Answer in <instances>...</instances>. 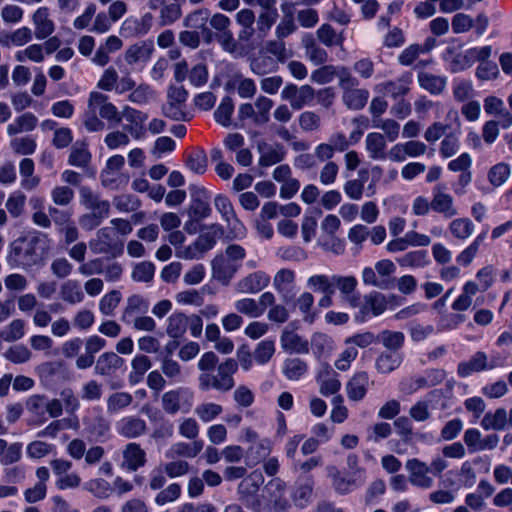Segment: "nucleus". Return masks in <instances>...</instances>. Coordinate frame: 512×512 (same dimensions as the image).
I'll list each match as a JSON object with an SVG mask.
<instances>
[{
    "label": "nucleus",
    "mask_w": 512,
    "mask_h": 512,
    "mask_svg": "<svg viewBox=\"0 0 512 512\" xmlns=\"http://www.w3.org/2000/svg\"><path fill=\"white\" fill-rule=\"evenodd\" d=\"M237 370V361L233 358H227L212 373L199 374V389L201 391L216 390L220 393H227L235 386L234 375Z\"/></svg>",
    "instance_id": "f257e3e1"
},
{
    "label": "nucleus",
    "mask_w": 512,
    "mask_h": 512,
    "mask_svg": "<svg viewBox=\"0 0 512 512\" xmlns=\"http://www.w3.org/2000/svg\"><path fill=\"white\" fill-rule=\"evenodd\" d=\"M38 237L29 240L20 238L15 240L7 256V262L12 268L28 270L41 261V254L37 251Z\"/></svg>",
    "instance_id": "f03ea898"
},
{
    "label": "nucleus",
    "mask_w": 512,
    "mask_h": 512,
    "mask_svg": "<svg viewBox=\"0 0 512 512\" xmlns=\"http://www.w3.org/2000/svg\"><path fill=\"white\" fill-rule=\"evenodd\" d=\"M342 91V101L350 110H361L368 102L370 93L367 89L358 88L359 81L350 70H342L341 83H338Z\"/></svg>",
    "instance_id": "7ed1b4c3"
},
{
    "label": "nucleus",
    "mask_w": 512,
    "mask_h": 512,
    "mask_svg": "<svg viewBox=\"0 0 512 512\" xmlns=\"http://www.w3.org/2000/svg\"><path fill=\"white\" fill-rule=\"evenodd\" d=\"M166 482V474L161 466L151 471L148 486L153 491L160 490L154 499L157 506L175 502L181 496L182 490L178 483H171L164 488Z\"/></svg>",
    "instance_id": "20e7f679"
},
{
    "label": "nucleus",
    "mask_w": 512,
    "mask_h": 512,
    "mask_svg": "<svg viewBox=\"0 0 512 512\" xmlns=\"http://www.w3.org/2000/svg\"><path fill=\"white\" fill-rule=\"evenodd\" d=\"M194 404V394L186 387H177L166 391L161 396V406L168 415L188 414Z\"/></svg>",
    "instance_id": "39448f33"
},
{
    "label": "nucleus",
    "mask_w": 512,
    "mask_h": 512,
    "mask_svg": "<svg viewBox=\"0 0 512 512\" xmlns=\"http://www.w3.org/2000/svg\"><path fill=\"white\" fill-rule=\"evenodd\" d=\"M89 248L94 254H107L116 258L123 254V243L115 238V232L112 227H102L92 238L89 243Z\"/></svg>",
    "instance_id": "423d86ee"
},
{
    "label": "nucleus",
    "mask_w": 512,
    "mask_h": 512,
    "mask_svg": "<svg viewBox=\"0 0 512 512\" xmlns=\"http://www.w3.org/2000/svg\"><path fill=\"white\" fill-rule=\"evenodd\" d=\"M328 477L332 480V487L336 493L346 495L364 485L366 476H354L352 471L341 472L336 466L326 467Z\"/></svg>",
    "instance_id": "0eeeda50"
},
{
    "label": "nucleus",
    "mask_w": 512,
    "mask_h": 512,
    "mask_svg": "<svg viewBox=\"0 0 512 512\" xmlns=\"http://www.w3.org/2000/svg\"><path fill=\"white\" fill-rule=\"evenodd\" d=\"M316 90L308 85L297 86L287 83L281 91V99L289 102L291 109L301 110L315 98Z\"/></svg>",
    "instance_id": "6e6552de"
},
{
    "label": "nucleus",
    "mask_w": 512,
    "mask_h": 512,
    "mask_svg": "<svg viewBox=\"0 0 512 512\" xmlns=\"http://www.w3.org/2000/svg\"><path fill=\"white\" fill-rule=\"evenodd\" d=\"M263 478L260 473L253 472L245 477L238 485L237 491L239 500L249 509H258L260 500L256 493L262 483Z\"/></svg>",
    "instance_id": "1a4fd4ad"
},
{
    "label": "nucleus",
    "mask_w": 512,
    "mask_h": 512,
    "mask_svg": "<svg viewBox=\"0 0 512 512\" xmlns=\"http://www.w3.org/2000/svg\"><path fill=\"white\" fill-rule=\"evenodd\" d=\"M333 288H337L344 302L350 307L357 308L360 305L361 295L357 292L358 281L355 276L332 275Z\"/></svg>",
    "instance_id": "9d476101"
},
{
    "label": "nucleus",
    "mask_w": 512,
    "mask_h": 512,
    "mask_svg": "<svg viewBox=\"0 0 512 512\" xmlns=\"http://www.w3.org/2000/svg\"><path fill=\"white\" fill-rule=\"evenodd\" d=\"M432 211L450 219L458 215V209L454 203V198L446 192L444 185L438 184L432 190Z\"/></svg>",
    "instance_id": "9b49d317"
},
{
    "label": "nucleus",
    "mask_w": 512,
    "mask_h": 512,
    "mask_svg": "<svg viewBox=\"0 0 512 512\" xmlns=\"http://www.w3.org/2000/svg\"><path fill=\"white\" fill-rule=\"evenodd\" d=\"M387 307V301L383 294L373 291L365 295L363 303L360 302L358 312L355 314V320L364 322L368 316H378L382 314Z\"/></svg>",
    "instance_id": "f8f14e48"
},
{
    "label": "nucleus",
    "mask_w": 512,
    "mask_h": 512,
    "mask_svg": "<svg viewBox=\"0 0 512 512\" xmlns=\"http://www.w3.org/2000/svg\"><path fill=\"white\" fill-rule=\"evenodd\" d=\"M409 472V482L421 489H430L434 485V479L429 476L430 468L425 463L416 458L409 459L405 465Z\"/></svg>",
    "instance_id": "ddd939ff"
},
{
    "label": "nucleus",
    "mask_w": 512,
    "mask_h": 512,
    "mask_svg": "<svg viewBox=\"0 0 512 512\" xmlns=\"http://www.w3.org/2000/svg\"><path fill=\"white\" fill-rule=\"evenodd\" d=\"M211 268L212 277L222 285L227 286L240 269V265L233 263L232 260L226 258L225 255L221 253L214 257L211 262Z\"/></svg>",
    "instance_id": "4468645a"
},
{
    "label": "nucleus",
    "mask_w": 512,
    "mask_h": 512,
    "mask_svg": "<svg viewBox=\"0 0 512 512\" xmlns=\"http://www.w3.org/2000/svg\"><path fill=\"white\" fill-rule=\"evenodd\" d=\"M270 277L264 271H255L241 278L235 284V291L239 294H256L266 288Z\"/></svg>",
    "instance_id": "2eb2a0df"
},
{
    "label": "nucleus",
    "mask_w": 512,
    "mask_h": 512,
    "mask_svg": "<svg viewBox=\"0 0 512 512\" xmlns=\"http://www.w3.org/2000/svg\"><path fill=\"white\" fill-rule=\"evenodd\" d=\"M83 425L87 436L96 442L104 441L110 432V421L102 413L85 417Z\"/></svg>",
    "instance_id": "dca6fc26"
},
{
    "label": "nucleus",
    "mask_w": 512,
    "mask_h": 512,
    "mask_svg": "<svg viewBox=\"0 0 512 512\" xmlns=\"http://www.w3.org/2000/svg\"><path fill=\"white\" fill-rule=\"evenodd\" d=\"M152 20L153 16L150 13H146L140 18L127 17L121 24L120 34L125 38L145 35L151 29Z\"/></svg>",
    "instance_id": "f3484780"
},
{
    "label": "nucleus",
    "mask_w": 512,
    "mask_h": 512,
    "mask_svg": "<svg viewBox=\"0 0 512 512\" xmlns=\"http://www.w3.org/2000/svg\"><path fill=\"white\" fill-rule=\"evenodd\" d=\"M80 204L89 212H94L105 217L110 215V203L94 193L88 186H82L79 190Z\"/></svg>",
    "instance_id": "a211bd4d"
},
{
    "label": "nucleus",
    "mask_w": 512,
    "mask_h": 512,
    "mask_svg": "<svg viewBox=\"0 0 512 512\" xmlns=\"http://www.w3.org/2000/svg\"><path fill=\"white\" fill-rule=\"evenodd\" d=\"M116 430L124 438L133 439L146 433L147 424L138 416H125L117 422Z\"/></svg>",
    "instance_id": "6ab92c4d"
},
{
    "label": "nucleus",
    "mask_w": 512,
    "mask_h": 512,
    "mask_svg": "<svg viewBox=\"0 0 512 512\" xmlns=\"http://www.w3.org/2000/svg\"><path fill=\"white\" fill-rule=\"evenodd\" d=\"M204 447L201 440L191 442L178 441L172 444L165 452L167 459L195 458Z\"/></svg>",
    "instance_id": "aec40b11"
},
{
    "label": "nucleus",
    "mask_w": 512,
    "mask_h": 512,
    "mask_svg": "<svg viewBox=\"0 0 512 512\" xmlns=\"http://www.w3.org/2000/svg\"><path fill=\"white\" fill-rule=\"evenodd\" d=\"M32 22L35 27L34 34L38 40L48 38L55 30V24L50 18L47 7L38 8L32 15Z\"/></svg>",
    "instance_id": "412c9836"
},
{
    "label": "nucleus",
    "mask_w": 512,
    "mask_h": 512,
    "mask_svg": "<svg viewBox=\"0 0 512 512\" xmlns=\"http://www.w3.org/2000/svg\"><path fill=\"white\" fill-rule=\"evenodd\" d=\"M122 467L130 472L138 470L146 463V453L141 446L135 442L128 443L123 452Z\"/></svg>",
    "instance_id": "4be33fe9"
},
{
    "label": "nucleus",
    "mask_w": 512,
    "mask_h": 512,
    "mask_svg": "<svg viewBox=\"0 0 512 512\" xmlns=\"http://www.w3.org/2000/svg\"><path fill=\"white\" fill-rule=\"evenodd\" d=\"M369 376L366 372L355 373L346 384L347 396L352 401L362 400L368 390Z\"/></svg>",
    "instance_id": "5701e85b"
},
{
    "label": "nucleus",
    "mask_w": 512,
    "mask_h": 512,
    "mask_svg": "<svg viewBox=\"0 0 512 512\" xmlns=\"http://www.w3.org/2000/svg\"><path fill=\"white\" fill-rule=\"evenodd\" d=\"M314 480L311 476L299 477L295 483L292 500L297 507L304 508L311 500Z\"/></svg>",
    "instance_id": "b1692460"
},
{
    "label": "nucleus",
    "mask_w": 512,
    "mask_h": 512,
    "mask_svg": "<svg viewBox=\"0 0 512 512\" xmlns=\"http://www.w3.org/2000/svg\"><path fill=\"white\" fill-rule=\"evenodd\" d=\"M209 15V10L202 8L188 14L183 21L185 27L202 29V34L208 43L212 40V31L206 27Z\"/></svg>",
    "instance_id": "393cba45"
},
{
    "label": "nucleus",
    "mask_w": 512,
    "mask_h": 512,
    "mask_svg": "<svg viewBox=\"0 0 512 512\" xmlns=\"http://www.w3.org/2000/svg\"><path fill=\"white\" fill-rule=\"evenodd\" d=\"M281 347L289 353H308L309 345L307 340L303 339L292 330L284 329L280 337Z\"/></svg>",
    "instance_id": "a878e982"
},
{
    "label": "nucleus",
    "mask_w": 512,
    "mask_h": 512,
    "mask_svg": "<svg viewBox=\"0 0 512 512\" xmlns=\"http://www.w3.org/2000/svg\"><path fill=\"white\" fill-rule=\"evenodd\" d=\"M417 82L419 86L433 95L441 94L447 85V78L445 76L434 75L429 72H419L417 75Z\"/></svg>",
    "instance_id": "bb28decb"
},
{
    "label": "nucleus",
    "mask_w": 512,
    "mask_h": 512,
    "mask_svg": "<svg viewBox=\"0 0 512 512\" xmlns=\"http://www.w3.org/2000/svg\"><path fill=\"white\" fill-rule=\"evenodd\" d=\"M214 206L228 226H231L234 230H238V226H242L241 222L237 219L233 205L227 196L222 194L216 195L214 198Z\"/></svg>",
    "instance_id": "cd10ccee"
},
{
    "label": "nucleus",
    "mask_w": 512,
    "mask_h": 512,
    "mask_svg": "<svg viewBox=\"0 0 512 512\" xmlns=\"http://www.w3.org/2000/svg\"><path fill=\"white\" fill-rule=\"evenodd\" d=\"M124 364V360L114 352H106L99 356L95 373L101 376H109Z\"/></svg>",
    "instance_id": "c85d7f7f"
},
{
    "label": "nucleus",
    "mask_w": 512,
    "mask_h": 512,
    "mask_svg": "<svg viewBox=\"0 0 512 512\" xmlns=\"http://www.w3.org/2000/svg\"><path fill=\"white\" fill-rule=\"evenodd\" d=\"M120 115L121 120L124 118L126 121L130 123V125H126L124 129L128 131L131 135L138 138L140 136V131L142 130L143 123L147 119V116L142 112L129 106H125L121 111Z\"/></svg>",
    "instance_id": "c756f323"
},
{
    "label": "nucleus",
    "mask_w": 512,
    "mask_h": 512,
    "mask_svg": "<svg viewBox=\"0 0 512 512\" xmlns=\"http://www.w3.org/2000/svg\"><path fill=\"white\" fill-rule=\"evenodd\" d=\"M189 319L182 312L172 313L166 321V333L173 339H180L188 328Z\"/></svg>",
    "instance_id": "7c9ffc66"
},
{
    "label": "nucleus",
    "mask_w": 512,
    "mask_h": 512,
    "mask_svg": "<svg viewBox=\"0 0 512 512\" xmlns=\"http://www.w3.org/2000/svg\"><path fill=\"white\" fill-rule=\"evenodd\" d=\"M60 298L71 305L78 304L84 299V292L79 281L69 279L63 282L59 291Z\"/></svg>",
    "instance_id": "2f4dec72"
},
{
    "label": "nucleus",
    "mask_w": 512,
    "mask_h": 512,
    "mask_svg": "<svg viewBox=\"0 0 512 512\" xmlns=\"http://www.w3.org/2000/svg\"><path fill=\"white\" fill-rule=\"evenodd\" d=\"M365 146L371 159L383 160L386 158V141L383 134L378 132L369 133L365 139Z\"/></svg>",
    "instance_id": "473e14b6"
},
{
    "label": "nucleus",
    "mask_w": 512,
    "mask_h": 512,
    "mask_svg": "<svg viewBox=\"0 0 512 512\" xmlns=\"http://www.w3.org/2000/svg\"><path fill=\"white\" fill-rule=\"evenodd\" d=\"M410 82V76L406 75L393 81L383 82L379 85V88L380 91L385 95H389L392 98L396 99L398 97L406 95L409 92Z\"/></svg>",
    "instance_id": "72a5a7b5"
},
{
    "label": "nucleus",
    "mask_w": 512,
    "mask_h": 512,
    "mask_svg": "<svg viewBox=\"0 0 512 512\" xmlns=\"http://www.w3.org/2000/svg\"><path fill=\"white\" fill-rule=\"evenodd\" d=\"M46 397L43 395H32L26 401V409L33 416L32 423L42 425L46 422Z\"/></svg>",
    "instance_id": "f704fd0d"
},
{
    "label": "nucleus",
    "mask_w": 512,
    "mask_h": 512,
    "mask_svg": "<svg viewBox=\"0 0 512 512\" xmlns=\"http://www.w3.org/2000/svg\"><path fill=\"white\" fill-rule=\"evenodd\" d=\"M342 70L349 69L345 66L324 65L311 73V81L323 85L330 83L337 77L338 83H341Z\"/></svg>",
    "instance_id": "c9c22d12"
},
{
    "label": "nucleus",
    "mask_w": 512,
    "mask_h": 512,
    "mask_svg": "<svg viewBox=\"0 0 512 512\" xmlns=\"http://www.w3.org/2000/svg\"><path fill=\"white\" fill-rule=\"evenodd\" d=\"M507 426V411L505 408H498L495 412H488L481 420V427L488 430L501 431Z\"/></svg>",
    "instance_id": "e433bc0d"
},
{
    "label": "nucleus",
    "mask_w": 512,
    "mask_h": 512,
    "mask_svg": "<svg viewBox=\"0 0 512 512\" xmlns=\"http://www.w3.org/2000/svg\"><path fill=\"white\" fill-rule=\"evenodd\" d=\"M403 358L399 352H383L375 362L376 370L382 374H388L396 370L402 363Z\"/></svg>",
    "instance_id": "4c0bfd02"
},
{
    "label": "nucleus",
    "mask_w": 512,
    "mask_h": 512,
    "mask_svg": "<svg viewBox=\"0 0 512 512\" xmlns=\"http://www.w3.org/2000/svg\"><path fill=\"white\" fill-rule=\"evenodd\" d=\"M486 367V354L484 352H477L469 361L459 363L457 373L460 377H468L473 372H480Z\"/></svg>",
    "instance_id": "58836bf2"
},
{
    "label": "nucleus",
    "mask_w": 512,
    "mask_h": 512,
    "mask_svg": "<svg viewBox=\"0 0 512 512\" xmlns=\"http://www.w3.org/2000/svg\"><path fill=\"white\" fill-rule=\"evenodd\" d=\"M235 21L243 30L239 33L240 39H249L254 34L253 24L256 22V16L253 10L244 8L235 15Z\"/></svg>",
    "instance_id": "ea45409f"
},
{
    "label": "nucleus",
    "mask_w": 512,
    "mask_h": 512,
    "mask_svg": "<svg viewBox=\"0 0 512 512\" xmlns=\"http://www.w3.org/2000/svg\"><path fill=\"white\" fill-rule=\"evenodd\" d=\"M38 123V118L30 113L26 112L21 116L17 117L13 123L7 126V132L9 135H15L21 132L32 131Z\"/></svg>",
    "instance_id": "a19ab883"
},
{
    "label": "nucleus",
    "mask_w": 512,
    "mask_h": 512,
    "mask_svg": "<svg viewBox=\"0 0 512 512\" xmlns=\"http://www.w3.org/2000/svg\"><path fill=\"white\" fill-rule=\"evenodd\" d=\"M131 372L129 373V382L132 385L138 384L145 373L151 368V361L146 355H136L131 362Z\"/></svg>",
    "instance_id": "79ce46f5"
},
{
    "label": "nucleus",
    "mask_w": 512,
    "mask_h": 512,
    "mask_svg": "<svg viewBox=\"0 0 512 512\" xmlns=\"http://www.w3.org/2000/svg\"><path fill=\"white\" fill-rule=\"evenodd\" d=\"M272 444L269 439L259 440L249 446L247 450V464L249 466L257 464L261 459L267 457L270 453Z\"/></svg>",
    "instance_id": "37998d69"
},
{
    "label": "nucleus",
    "mask_w": 512,
    "mask_h": 512,
    "mask_svg": "<svg viewBox=\"0 0 512 512\" xmlns=\"http://www.w3.org/2000/svg\"><path fill=\"white\" fill-rule=\"evenodd\" d=\"M308 366L306 362L300 358H288L283 363V374L291 381L299 380L304 374H306Z\"/></svg>",
    "instance_id": "c03bdc74"
},
{
    "label": "nucleus",
    "mask_w": 512,
    "mask_h": 512,
    "mask_svg": "<svg viewBox=\"0 0 512 512\" xmlns=\"http://www.w3.org/2000/svg\"><path fill=\"white\" fill-rule=\"evenodd\" d=\"M285 151L280 145L260 147L259 165L269 167L284 159Z\"/></svg>",
    "instance_id": "a18cd8bd"
},
{
    "label": "nucleus",
    "mask_w": 512,
    "mask_h": 512,
    "mask_svg": "<svg viewBox=\"0 0 512 512\" xmlns=\"http://www.w3.org/2000/svg\"><path fill=\"white\" fill-rule=\"evenodd\" d=\"M317 39L326 47L342 46L343 37L328 23L322 24L316 31Z\"/></svg>",
    "instance_id": "49530a36"
},
{
    "label": "nucleus",
    "mask_w": 512,
    "mask_h": 512,
    "mask_svg": "<svg viewBox=\"0 0 512 512\" xmlns=\"http://www.w3.org/2000/svg\"><path fill=\"white\" fill-rule=\"evenodd\" d=\"M278 17V10L261 11L256 18V29L254 32L256 31L260 38L266 37L273 25L276 23Z\"/></svg>",
    "instance_id": "de8ad7c7"
},
{
    "label": "nucleus",
    "mask_w": 512,
    "mask_h": 512,
    "mask_svg": "<svg viewBox=\"0 0 512 512\" xmlns=\"http://www.w3.org/2000/svg\"><path fill=\"white\" fill-rule=\"evenodd\" d=\"M449 231L459 240L468 239L474 231V225L469 218H457L450 222Z\"/></svg>",
    "instance_id": "09e8293b"
},
{
    "label": "nucleus",
    "mask_w": 512,
    "mask_h": 512,
    "mask_svg": "<svg viewBox=\"0 0 512 512\" xmlns=\"http://www.w3.org/2000/svg\"><path fill=\"white\" fill-rule=\"evenodd\" d=\"M264 49L266 53L274 56L276 60L282 64L292 56V51L286 48L283 39L276 38L266 41Z\"/></svg>",
    "instance_id": "8fccbe9b"
},
{
    "label": "nucleus",
    "mask_w": 512,
    "mask_h": 512,
    "mask_svg": "<svg viewBox=\"0 0 512 512\" xmlns=\"http://www.w3.org/2000/svg\"><path fill=\"white\" fill-rule=\"evenodd\" d=\"M25 334V322L22 319H14L0 330V339L5 342H15Z\"/></svg>",
    "instance_id": "3c124183"
},
{
    "label": "nucleus",
    "mask_w": 512,
    "mask_h": 512,
    "mask_svg": "<svg viewBox=\"0 0 512 512\" xmlns=\"http://www.w3.org/2000/svg\"><path fill=\"white\" fill-rule=\"evenodd\" d=\"M91 160V154L87 145L83 142H76L70 151L69 164L76 167H85Z\"/></svg>",
    "instance_id": "603ef678"
},
{
    "label": "nucleus",
    "mask_w": 512,
    "mask_h": 512,
    "mask_svg": "<svg viewBox=\"0 0 512 512\" xmlns=\"http://www.w3.org/2000/svg\"><path fill=\"white\" fill-rule=\"evenodd\" d=\"M133 396L128 392H115L107 398V412L116 414L131 405Z\"/></svg>",
    "instance_id": "864d4df0"
},
{
    "label": "nucleus",
    "mask_w": 512,
    "mask_h": 512,
    "mask_svg": "<svg viewBox=\"0 0 512 512\" xmlns=\"http://www.w3.org/2000/svg\"><path fill=\"white\" fill-rule=\"evenodd\" d=\"M307 287L314 292L334 294L332 275H312L307 279Z\"/></svg>",
    "instance_id": "5fc2aeb1"
},
{
    "label": "nucleus",
    "mask_w": 512,
    "mask_h": 512,
    "mask_svg": "<svg viewBox=\"0 0 512 512\" xmlns=\"http://www.w3.org/2000/svg\"><path fill=\"white\" fill-rule=\"evenodd\" d=\"M152 50V46L145 43L131 45L125 51V61L132 65L140 60H148Z\"/></svg>",
    "instance_id": "6e6d98bb"
},
{
    "label": "nucleus",
    "mask_w": 512,
    "mask_h": 512,
    "mask_svg": "<svg viewBox=\"0 0 512 512\" xmlns=\"http://www.w3.org/2000/svg\"><path fill=\"white\" fill-rule=\"evenodd\" d=\"M101 184L111 190H118L127 185L129 178L128 176L120 172H110L108 170H102L100 174Z\"/></svg>",
    "instance_id": "4d7b16f0"
},
{
    "label": "nucleus",
    "mask_w": 512,
    "mask_h": 512,
    "mask_svg": "<svg viewBox=\"0 0 512 512\" xmlns=\"http://www.w3.org/2000/svg\"><path fill=\"white\" fill-rule=\"evenodd\" d=\"M178 433L185 439L195 441L199 436L200 426L195 418L183 417L178 421Z\"/></svg>",
    "instance_id": "13d9d810"
},
{
    "label": "nucleus",
    "mask_w": 512,
    "mask_h": 512,
    "mask_svg": "<svg viewBox=\"0 0 512 512\" xmlns=\"http://www.w3.org/2000/svg\"><path fill=\"white\" fill-rule=\"evenodd\" d=\"M397 263L401 267L420 268L427 263V253L423 250L411 251L397 259Z\"/></svg>",
    "instance_id": "bf43d9fd"
},
{
    "label": "nucleus",
    "mask_w": 512,
    "mask_h": 512,
    "mask_svg": "<svg viewBox=\"0 0 512 512\" xmlns=\"http://www.w3.org/2000/svg\"><path fill=\"white\" fill-rule=\"evenodd\" d=\"M155 265L150 261H142L134 265L131 278L136 282L149 283L153 280Z\"/></svg>",
    "instance_id": "052dcab7"
},
{
    "label": "nucleus",
    "mask_w": 512,
    "mask_h": 512,
    "mask_svg": "<svg viewBox=\"0 0 512 512\" xmlns=\"http://www.w3.org/2000/svg\"><path fill=\"white\" fill-rule=\"evenodd\" d=\"M234 111V103L228 96L224 97L214 112V118L217 123L223 127L231 125V115Z\"/></svg>",
    "instance_id": "680f3d73"
},
{
    "label": "nucleus",
    "mask_w": 512,
    "mask_h": 512,
    "mask_svg": "<svg viewBox=\"0 0 512 512\" xmlns=\"http://www.w3.org/2000/svg\"><path fill=\"white\" fill-rule=\"evenodd\" d=\"M172 461L161 464L166 476L171 479L185 476L190 471V465L183 459H171Z\"/></svg>",
    "instance_id": "e2e57ef3"
},
{
    "label": "nucleus",
    "mask_w": 512,
    "mask_h": 512,
    "mask_svg": "<svg viewBox=\"0 0 512 512\" xmlns=\"http://www.w3.org/2000/svg\"><path fill=\"white\" fill-rule=\"evenodd\" d=\"M222 412V406L213 402L201 403L195 408V414L204 423L213 421Z\"/></svg>",
    "instance_id": "0e129e2a"
},
{
    "label": "nucleus",
    "mask_w": 512,
    "mask_h": 512,
    "mask_svg": "<svg viewBox=\"0 0 512 512\" xmlns=\"http://www.w3.org/2000/svg\"><path fill=\"white\" fill-rule=\"evenodd\" d=\"M250 69L254 74L263 76L276 71L277 66L270 56L260 55L251 59Z\"/></svg>",
    "instance_id": "69168bd1"
},
{
    "label": "nucleus",
    "mask_w": 512,
    "mask_h": 512,
    "mask_svg": "<svg viewBox=\"0 0 512 512\" xmlns=\"http://www.w3.org/2000/svg\"><path fill=\"white\" fill-rule=\"evenodd\" d=\"M182 14L181 6L176 0L168 1L159 15L161 26L171 25L180 19Z\"/></svg>",
    "instance_id": "338daca9"
},
{
    "label": "nucleus",
    "mask_w": 512,
    "mask_h": 512,
    "mask_svg": "<svg viewBox=\"0 0 512 512\" xmlns=\"http://www.w3.org/2000/svg\"><path fill=\"white\" fill-rule=\"evenodd\" d=\"M26 196L21 191L11 193L5 203V207L13 218L20 217L24 212Z\"/></svg>",
    "instance_id": "774afa93"
}]
</instances>
